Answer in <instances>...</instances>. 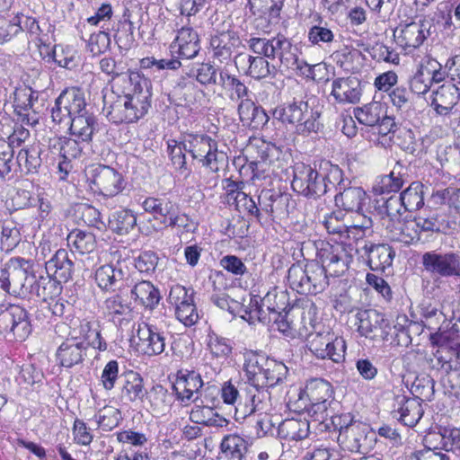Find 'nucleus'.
Wrapping results in <instances>:
<instances>
[{
  "mask_svg": "<svg viewBox=\"0 0 460 460\" xmlns=\"http://www.w3.org/2000/svg\"><path fill=\"white\" fill-rule=\"evenodd\" d=\"M148 82L137 71H129L103 93V111L115 124L133 123L143 118L151 106Z\"/></svg>",
  "mask_w": 460,
  "mask_h": 460,
  "instance_id": "1",
  "label": "nucleus"
},
{
  "mask_svg": "<svg viewBox=\"0 0 460 460\" xmlns=\"http://www.w3.org/2000/svg\"><path fill=\"white\" fill-rule=\"evenodd\" d=\"M84 93L77 87L66 88L56 99L51 109L53 122L69 128L71 135L91 142L96 128V119L86 110Z\"/></svg>",
  "mask_w": 460,
  "mask_h": 460,
  "instance_id": "2",
  "label": "nucleus"
},
{
  "mask_svg": "<svg viewBox=\"0 0 460 460\" xmlns=\"http://www.w3.org/2000/svg\"><path fill=\"white\" fill-rule=\"evenodd\" d=\"M247 151L255 155L256 160L248 161L245 156H237L234 160V165L243 180H262L276 173V163L282 154L280 147L264 139L254 138Z\"/></svg>",
  "mask_w": 460,
  "mask_h": 460,
  "instance_id": "3",
  "label": "nucleus"
},
{
  "mask_svg": "<svg viewBox=\"0 0 460 460\" xmlns=\"http://www.w3.org/2000/svg\"><path fill=\"white\" fill-rule=\"evenodd\" d=\"M36 276L30 261L12 258L0 270V287L6 293L25 298L34 291Z\"/></svg>",
  "mask_w": 460,
  "mask_h": 460,
  "instance_id": "4",
  "label": "nucleus"
},
{
  "mask_svg": "<svg viewBox=\"0 0 460 460\" xmlns=\"http://www.w3.org/2000/svg\"><path fill=\"white\" fill-rule=\"evenodd\" d=\"M86 183L93 194L111 199L125 188L123 175L116 169L103 164H91L84 170Z\"/></svg>",
  "mask_w": 460,
  "mask_h": 460,
  "instance_id": "5",
  "label": "nucleus"
},
{
  "mask_svg": "<svg viewBox=\"0 0 460 460\" xmlns=\"http://www.w3.org/2000/svg\"><path fill=\"white\" fill-rule=\"evenodd\" d=\"M248 43L253 53L262 55L269 59L279 58L281 65L288 69L299 59L297 48L283 35L271 39L251 38Z\"/></svg>",
  "mask_w": 460,
  "mask_h": 460,
  "instance_id": "6",
  "label": "nucleus"
},
{
  "mask_svg": "<svg viewBox=\"0 0 460 460\" xmlns=\"http://www.w3.org/2000/svg\"><path fill=\"white\" fill-rule=\"evenodd\" d=\"M288 294L283 290L273 288L270 290L261 300L259 304L258 299H251L249 307L243 309L246 315H242L245 320L254 321L258 320L262 323L278 321L288 306Z\"/></svg>",
  "mask_w": 460,
  "mask_h": 460,
  "instance_id": "7",
  "label": "nucleus"
},
{
  "mask_svg": "<svg viewBox=\"0 0 460 460\" xmlns=\"http://www.w3.org/2000/svg\"><path fill=\"white\" fill-rule=\"evenodd\" d=\"M309 350L318 358L341 363L345 358V341L331 332L310 334L307 338Z\"/></svg>",
  "mask_w": 460,
  "mask_h": 460,
  "instance_id": "8",
  "label": "nucleus"
},
{
  "mask_svg": "<svg viewBox=\"0 0 460 460\" xmlns=\"http://www.w3.org/2000/svg\"><path fill=\"white\" fill-rule=\"evenodd\" d=\"M271 410L272 402L269 389L250 385L243 392V396L235 406L234 418L241 421L255 412L268 414Z\"/></svg>",
  "mask_w": 460,
  "mask_h": 460,
  "instance_id": "9",
  "label": "nucleus"
},
{
  "mask_svg": "<svg viewBox=\"0 0 460 460\" xmlns=\"http://www.w3.org/2000/svg\"><path fill=\"white\" fill-rule=\"evenodd\" d=\"M424 270L432 276L460 278V254L455 252L430 251L421 257Z\"/></svg>",
  "mask_w": 460,
  "mask_h": 460,
  "instance_id": "10",
  "label": "nucleus"
},
{
  "mask_svg": "<svg viewBox=\"0 0 460 460\" xmlns=\"http://www.w3.org/2000/svg\"><path fill=\"white\" fill-rule=\"evenodd\" d=\"M353 248L350 245L336 243H323L320 248L318 256L321 265L330 276L337 277L343 274L352 261Z\"/></svg>",
  "mask_w": 460,
  "mask_h": 460,
  "instance_id": "11",
  "label": "nucleus"
},
{
  "mask_svg": "<svg viewBox=\"0 0 460 460\" xmlns=\"http://www.w3.org/2000/svg\"><path fill=\"white\" fill-rule=\"evenodd\" d=\"M292 188L309 199H319L326 192L323 179L319 180L318 172L303 162L293 165Z\"/></svg>",
  "mask_w": 460,
  "mask_h": 460,
  "instance_id": "12",
  "label": "nucleus"
},
{
  "mask_svg": "<svg viewBox=\"0 0 460 460\" xmlns=\"http://www.w3.org/2000/svg\"><path fill=\"white\" fill-rule=\"evenodd\" d=\"M373 436L366 424L350 420L349 423L341 426L338 442L343 449L364 453L370 448Z\"/></svg>",
  "mask_w": 460,
  "mask_h": 460,
  "instance_id": "13",
  "label": "nucleus"
},
{
  "mask_svg": "<svg viewBox=\"0 0 460 460\" xmlns=\"http://www.w3.org/2000/svg\"><path fill=\"white\" fill-rule=\"evenodd\" d=\"M242 40L233 31L217 32L210 39V51L214 60L221 64H229L238 60Z\"/></svg>",
  "mask_w": 460,
  "mask_h": 460,
  "instance_id": "14",
  "label": "nucleus"
},
{
  "mask_svg": "<svg viewBox=\"0 0 460 460\" xmlns=\"http://www.w3.org/2000/svg\"><path fill=\"white\" fill-rule=\"evenodd\" d=\"M431 24L427 20H419L399 24L394 31L396 43L406 52H411L423 44L430 35Z\"/></svg>",
  "mask_w": 460,
  "mask_h": 460,
  "instance_id": "15",
  "label": "nucleus"
},
{
  "mask_svg": "<svg viewBox=\"0 0 460 460\" xmlns=\"http://www.w3.org/2000/svg\"><path fill=\"white\" fill-rule=\"evenodd\" d=\"M168 302L174 307L176 318L185 326H192L199 320V314L191 294L181 285L173 286Z\"/></svg>",
  "mask_w": 460,
  "mask_h": 460,
  "instance_id": "16",
  "label": "nucleus"
},
{
  "mask_svg": "<svg viewBox=\"0 0 460 460\" xmlns=\"http://www.w3.org/2000/svg\"><path fill=\"white\" fill-rule=\"evenodd\" d=\"M358 320V331L370 340L388 341L392 329L384 315L376 310H365L357 314Z\"/></svg>",
  "mask_w": 460,
  "mask_h": 460,
  "instance_id": "17",
  "label": "nucleus"
},
{
  "mask_svg": "<svg viewBox=\"0 0 460 460\" xmlns=\"http://www.w3.org/2000/svg\"><path fill=\"white\" fill-rule=\"evenodd\" d=\"M13 95V106L18 120L28 126H36L40 121V114L35 108L38 93L30 87H21L15 90Z\"/></svg>",
  "mask_w": 460,
  "mask_h": 460,
  "instance_id": "18",
  "label": "nucleus"
},
{
  "mask_svg": "<svg viewBox=\"0 0 460 460\" xmlns=\"http://www.w3.org/2000/svg\"><path fill=\"white\" fill-rule=\"evenodd\" d=\"M134 341L137 350L147 356L160 355L165 349L164 332L145 323L138 325L137 340Z\"/></svg>",
  "mask_w": 460,
  "mask_h": 460,
  "instance_id": "19",
  "label": "nucleus"
},
{
  "mask_svg": "<svg viewBox=\"0 0 460 460\" xmlns=\"http://www.w3.org/2000/svg\"><path fill=\"white\" fill-rule=\"evenodd\" d=\"M199 38L196 31L183 26L176 31L175 39L170 44V52L177 58L191 59L199 52Z\"/></svg>",
  "mask_w": 460,
  "mask_h": 460,
  "instance_id": "20",
  "label": "nucleus"
},
{
  "mask_svg": "<svg viewBox=\"0 0 460 460\" xmlns=\"http://www.w3.org/2000/svg\"><path fill=\"white\" fill-rule=\"evenodd\" d=\"M361 93L360 82L356 77H338L332 82L331 96L338 103H357L360 100Z\"/></svg>",
  "mask_w": 460,
  "mask_h": 460,
  "instance_id": "21",
  "label": "nucleus"
},
{
  "mask_svg": "<svg viewBox=\"0 0 460 460\" xmlns=\"http://www.w3.org/2000/svg\"><path fill=\"white\" fill-rule=\"evenodd\" d=\"M74 254L66 249L58 250L46 262L48 275L58 283L68 281L74 271Z\"/></svg>",
  "mask_w": 460,
  "mask_h": 460,
  "instance_id": "22",
  "label": "nucleus"
},
{
  "mask_svg": "<svg viewBox=\"0 0 460 460\" xmlns=\"http://www.w3.org/2000/svg\"><path fill=\"white\" fill-rule=\"evenodd\" d=\"M393 413L404 425L413 427L422 417L423 410L419 398H409L401 394L394 399Z\"/></svg>",
  "mask_w": 460,
  "mask_h": 460,
  "instance_id": "23",
  "label": "nucleus"
},
{
  "mask_svg": "<svg viewBox=\"0 0 460 460\" xmlns=\"http://www.w3.org/2000/svg\"><path fill=\"white\" fill-rule=\"evenodd\" d=\"M460 98L459 89L451 82H447L432 93L430 105L436 113L446 116L451 113Z\"/></svg>",
  "mask_w": 460,
  "mask_h": 460,
  "instance_id": "24",
  "label": "nucleus"
},
{
  "mask_svg": "<svg viewBox=\"0 0 460 460\" xmlns=\"http://www.w3.org/2000/svg\"><path fill=\"white\" fill-rule=\"evenodd\" d=\"M367 255V263L372 270L385 271L391 268L395 252L386 243H365L362 247Z\"/></svg>",
  "mask_w": 460,
  "mask_h": 460,
  "instance_id": "25",
  "label": "nucleus"
},
{
  "mask_svg": "<svg viewBox=\"0 0 460 460\" xmlns=\"http://www.w3.org/2000/svg\"><path fill=\"white\" fill-rule=\"evenodd\" d=\"M265 361H270V358L252 350L244 353L243 368L250 385L265 388Z\"/></svg>",
  "mask_w": 460,
  "mask_h": 460,
  "instance_id": "26",
  "label": "nucleus"
},
{
  "mask_svg": "<svg viewBox=\"0 0 460 460\" xmlns=\"http://www.w3.org/2000/svg\"><path fill=\"white\" fill-rule=\"evenodd\" d=\"M238 113L243 124L252 129L262 128L270 119L264 109L251 99L242 100L238 105Z\"/></svg>",
  "mask_w": 460,
  "mask_h": 460,
  "instance_id": "27",
  "label": "nucleus"
},
{
  "mask_svg": "<svg viewBox=\"0 0 460 460\" xmlns=\"http://www.w3.org/2000/svg\"><path fill=\"white\" fill-rule=\"evenodd\" d=\"M85 355L86 346L76 337L66 340L57 350V359L65 367L80 364Z\"/></svg>",
  "mask_w": 460,
  "mask_h": 460,
  "instance_id": "28",
  "label": "nucleus"
},
{
  "mask_svg": "<svg viewBox=\"0 0 460 460\" xmlns=\"http://www.w3.org/2000/svg\"><path fill=\"white\" fill-rule=\"evenodd\" d=\"M332 395V386L328 381L313 378L307 381L304 389L300 390L296 402L330 401Z\"/></svg>",
  "mask_w": 460,
  "mask_h": 460,
  "instance_id": "29",
  "label": "nucleus"
},
{
  "mask_svg": "<svg viewBox=\"0 0 460 460\" xmlns=\"http://www.w3.org/2000/svg\"><path fill=\"white\" fill-rule=\"evenodd\" d=\"M267 58L262 55L251 56L243 54L238 56L235 65L246 75L255 79H262L270 74V68Z\"/></svg>",
  "mask_w": 460,
  "mask_h": 460,
  "instance_id": "30",
  "label": "nucleus"
},
{
  "mask_svg": "<svg viewBox=\"0 0 460 460\" xmlns=\"http://www.w3.org/2000/svg\"><path fill=\"white\" fill-rule=\"evenodd\" d=\"M203 382L199 373L188 371L181 373L173 385L178 398L184 402L190 401L195 394H198L202 387Z\"/></svg>",
  "mask_w": 460,
  "mask_h": 460,
  "instance_id": "31",
  "label": "nucleus"
},
{
  "mask_svg": "<svg viewBox=\"0 0 460 460\" xmlns=\"http://www.w3.org/2000/svg\"><path fill=\"white\" fill-rule=\"evenodd\" d=\"M130 294L135 302L149 309L155 308L161 299L159 290L149 280L136 282Z\"/></svg>",
  "mask_w": 460,
  "mask_h": 460,
  "instance_id": "32",
  "label": "nucleus"
},
{
  "mask_svg": "<svg viewBox=\"0 0 460 460\" xmlns=\"http://www.w3.org/2000/svg\"><path fill=\"white\" fill-rule=\"evenodd\" d=\"M314 23L308 27L306 32L307 41L312 46L323 48L334 41L335 35L332 30L323 21L320 14L314 17Z\"/></svg>",
  "mask_w": 460,
  "mask_h": 460,
  "instance_id": "33",
  "label": "nucleus"
},
{
  "mask_svg": "<svg viewBox=\"0 0 460 460\" xmlns=\"http://www.w3.org/2000/svg\"><path fill=\"white\" fill-rule=\"evenodd\" d=\"M309 428L305 419H287L279 425L278 435L282 439L297 441L308 436Z\"/></svg>",
  "mask_w": 460,
  "mask_h": 460,
  "instance_id": "34",
  "label": "nucleus"
},
{
  "mask_svg": "<svg viewBox=\"0 0 460 460\" xmlns=\"http://www.w3.org/2000/svg\"><path fill=\"white\" fill-rule=\"evenodd\" d=\"M207 349L211 358L224 363L233 353V345L229 339L222 337L214 332H209L206 339Z\"/></svg>",
  "mask_w": 460,
  "mask_h": 460,
  "instance_id": "35",
  "label": "nucleus"
},
{
  "mask_svg": "<svg viewBox=\"0 0 460 460\" xmlns=\"http://www.w3.org/2000/svg\"><path fill=\"white\" fill-rule=\"evenodd\" d=\"M306 102L298 101L279 105L273 110L272 117L281 121L283 124L290 125L295 128L302 118L303 112L306 111Z\"/></svg>",
  "mask_w": 460,
  "mask_h": 460,
  "instance_id": "36",
  "label": "nucleus"
},
{
  "mask_svg": "<svg viewBox=\"0 0 460 460\" xmlns=\"http://www.w3.org/2000/svg\"><path fill=\"white\" fill-rule=\"evenodd\" d=\"M386 114V105L381 102H371L354 110V116L363 125L375 127Z\"/></svg>",
  "mask_w": 460,
  "mask_h": 460,
  "instance_id": "37",
  "label": "nucleus"
},
{
  "mask_svg": "<svg viewBox=\"0 0 460 460\" xmlns=\"http://www.w3.org/2000/svg\"><path fill=\"white\" fill-rule=\"evenodd\" d=\"M214 142V139L204 134L187 133L182 137L184 150L190 153L194 159H200L201 156H204L206 151L210 150Z\"/></svg>",
  "mask_w": 460,
  "mask_h": 460,
  "instance_id": "38",
  "label": "nucleus"
},
{
  "mask_svg": "<svg viewBox=\"0 0 460 460\" xmlns=\"http://www.w3.org/2000/svg\"><path fill=\"white\" fill-rule=\"evenodd\" d=\"M79 334L84 338L87 344L100 351L107 349V343L101 335L100 326L97 321L83 319L80 322Z\"/></svg>",
  "mask_w": 460,
  "mask_h": 460,
  "instance_id": "39",
  "label": "nucleus"
},
{
  "mask_svg": "<svg viewBox=\"0 0 460 460\" xmlns=\"http://www.w3.org/2000/svg\"><path fill=\"white\" fill-rule=\"evenodd\" d=\"M146 214L153 216L155 220L169 225H179V217L175 216V209L172 203H144Z\"/></svg>",
  "mask_w": 460,
  "mask_h": 460,
  "instance_id": "40",
  "label": "nucleus"
},
{
  "mask_svg": "<svg viewBox=\"0 0 460 460\" xmlns=\"http://www.w3.org/2000/svg\"><path fill=\"white\" fill-rule=\"evenodd\" d=\"M171 395L162 385L154 386L147 394L150 411L153 415H164L171 407Z\"/></svg>",
  "mask_w": 460,
  "mask_h": 460,
  "instance_id": "41",
  "label": "nucleus"
},
{
  "mask_svg": "<svg viewBox=\"0 0 460 460\" xmlns=\"http://www.w3.org/2000/svg\"><path fill=\"white\" fill-rule=\"evenodd\" d=\"M307 270V282L310 284V290L307 294H317L323 291L328 286V275L321 264L315 261H311L306 264Z\"/></svg>",
  "mask_w": 460,
  "mask_h": 460,
  "instance_id": "42",
  "label": "nucleus"
},
{
  "mask_svg": "<svg viewBox=\"0 0 460 460\" xmlns=\"http://www.w3.org/2000/svg\"><path fill=\"white\" fill-rule=\"evenodd\" d=\"M122 278V270L111 264L101 266L95 271V281L98 287L103 290L115 288Z\"/></svg>",
  "mask_w": 460,
  "mask_h": 460,
  "instance_id": "43",
  "label": "nucleus"
},
{
  "mask_svg": "<svg viewBox=\"0 0 460 460\" xmlns=\"http://www.w3.org/2000/svg\"><path fill=\"white\" fill-rule=\"evenodd\" d=\"M305 111L295 127V130L298 135L307 136L311 133H315L321 126L319 121L320 111L316 108L309 106L308 102L305 105Z\"/></svg>",
  "mask_w": 460,
  "mask_h": 460,
  "instance_id": "44",
  "label": "nucleus"
},
{
  "mask_svg": "<svg viewBox=\"0 0 460 460\" xmlns=\"http://www.w3.org/2000/svg\"><path fill=\"white\" fill-rule=\"evenodd\" d=\"M68 244L82 254L91 253L95 250L96 239L93 234L82 230H74L67 236Z\"/></svg>",
  "mask_w": 460,
  "mask_h": 460,
  "instance_id": "45",
  "label": "nucleus"
},
{
  "mask_svg": "<svg viewBox=\"0 0 460 460\" xmlns=\"http://www.w3.org/2000/svg\"><path fill=\"white\" fill-rule=\"evenodd\" d=\"M13 315L15 317L12 321L11 338L22 341L31 332L28 314L23 307L14 305Z\"/></svg>",
  "mask_w": 460,
  "mask_h": 460,
  "instance_id": "46",
  "label": "nucleus"
},
{
  "mask_svg": "<svg viewBox=\"0 0 460 460\" xmlns=\"http://www.w3.org/2000/svg\"><path fill=\"white\" fill-rule=\"evenodd\" d=\"M40 144H33L27 148L20 150L18 153V163L20 165L23 164L28 172H34L40 167V164L45 157Z\"/></svg>",
  "mask_w": 460,
  "mask_h": 460,
  "instance_id": "47",
  "label": "nucleus"
},
{
  "mask_svg": "<svg viewBox=\"0 0 460 460\" xmlns=\"http://www.w3.org/2000/svg\"><path fill=\"white\" fill-rule=\"evenodd\" d=\"M380 123L373 128L370 141L376 146H385L390 144V134L394 131L396 124L393 117L386 114L381 119Z\"/></svg>",
  "mask_w": 460,
  "mask_h": 460,
  "instance_id": "48",
  "label": "nucleus"
},
{
  "mask_svg": "<svg viewBox=\"0 0 460 460\" xmlns=\"http://www.w3.org/2000/svg\"><path fill=\"white\" fill-rule=\"evenodd\" d=\"M402 184L403 181L400 173L396 175L394 170H393L389 174L380 176L376 180L372 187V192L376 196L397 192L402 187Z\"/></svg>",
  "mask_w": 460,
  "mask_h": 460,
  "instance_id": "49",
  "label": "nucleus"
},
{
  "mask_svg": "<svg viewBox=\"0 0 460 460\" xmlns=\"http://www.w3.org/2000/svg\"><path fill=\"white\" fill-rule=\"evenodd\" d=\"M220 447L234 460H242L247 451V442L237 434H229L224 437Z\"/></svg>",
  "mask_w": 460,
  "mask_h": 460,
  "instance_id": "50",
  "label": "nucleus"
},
{
  "mask_svg": "<svg viewBox=\"0 0 460 460\" xmlns=\"http://www.w3.org/2000/svg\"><path fill=\"white\" fill-rule=\"evenodd\" d=\"M122 393L130 402H135L144 397L146 392L143 379L139 374L130 371L125 375Z\"/></svg>",
  "mask_w": 460,
  "mask_h": 460,
  "instance_id": "51",
  "label": "nucleus"
},
{
  "mask_svg": "<svg viewBox=\"0 0 460 460\" xmlns=\"http://www.w3.org/2000/svg\"><path fill=\"white\" fill-rule=\"evenodd\" d=\"M93 418L97 426L105 431L116 428L122 420L119 410L113 406L103 407L95 413Z\"/></svg>",
  "mask_w": 460,
  "mask_h": 460,
  "instance_id": "52",
  "label": "nucleus"
},
{
  "mask_svg": "<svg viewBox=\"0 0 460 460\" xmlns=\"http://www.w3.org/2000/svg\"><path fill=\"white\" fill-rule=\"evenodd\" d=\"M137 217L131 210L121 209L114 212L109 220L110 227L118 234H123L134 227Z\"/></svg>",
  "mask_w": 460,
  "mask_h": 460,
  "instance_id": "53",
  "label": "nucleus"
},
{
  "mask_svg": "<svg viewBox=\"0 0 460 460\" xmlns=\"http://www.w3.org/2000/svg\"><path fill=\"white\" fill-rule=\"evenodd\" d=\"M104 313L111 316L113 321L119 319L121 316L130 314L131 308L129 304L121 296L115 294L108 298L103 303Z\"/></svg>",
  "mask_w": 460,
  "mask_h": 460,
  "instance_id": "54",
  "label": "nucleus"
},
{
  "mask_svg": "<svg viewBox=\"0 0 460 460\" xmlns=\"http://www.w3.org/2000/svg\"><path fill=\"white\" fill-rule=\"evenodd\" d=\"M220 84L223 88L231 92L230 98L232 100H244L248 95V88L235 75L227 72H220Z\"/></svg>",
  "mask_w": 460,
  "mask_h": 460,
  "instance_id": "55",
  "label": "nucleus"
},
{
  "mask_svg": "<svg viewBox=\"0 0 460 460\" xmlns=\"http://www.w3.org/2000/svg\"><path fill=\"white\" fill-rule=\"evenodd\" d=\"M265 388L267 389L283 382L288 371L284 363L277 361L273 358H270V361H265Z\"/></svg>",
  "mask_w": 460,
  "mask_h": 460,
  "instance_id": "56",
  "label": "nucleus"
},
{
  "mask_svg": "<svg viewBox=\"0 0 460 460\" xmlns=\"http://www.w3.org/2000/svg\"><path fill=\"white\" fill-rule=\"evenodd\" d=\"M306 266L302 267L299 264H293L288 272V280L292 289L300 294H307L310 290V284L307 280Z\"/></svg>",
  "mask_w": 460,
  "mask_h": 460,
  "instance_id": "57",
  "label": "nucleus"
},
{
  "mask_svg": "<svg viewBox=\"0 0 460 460\" xmlns=\"http://www.w3.org/2000/svg\"><path fill=\"white\" fill-rule=\"evenodd\" d=\"M222 188L226 201H245L249 198L243 181L227 178L222 181Z\"/></svg>",
  "mask_w": 460,
  "mask_h": 460,
  "instance_id": "58",
  "label": "nucleus"
},
{
  "mask_svg": "<svg viewBox=\"0 0 460 460\" xmlns=\"http://www.w3.org/2000/svg\"><path fill=\"white\" fill-rule=\"evenodd\" d=\"M296 411H305L307 413L314 419L315 421L323 422L328 414V407L330 401H319V402H296Z\"/></svg>",
  "mask_w": 460,
  "mask_h": 460,
  "instance_id": "59",
  "label": "nucleus"
},
{
  "mask_svg": "<svg viewBox=\"0 0 460 460\" xmlns=\"http://www.w3.org/2000/svg\"><path fill=\"white\" fill-rule=\"evenodd\" d=\"M381 211L386 214V217L394 224L401 226L402 222L411 217L410 208L406 203H383Z\"/></svg>",
  "mask_w": 460,
  "mask_h": 460,
  "instance_id": "60",
  "label": "nucleus"
},
{
  "mask_svg": "<svg viewBox=\"0 0 460 460\" xmlns=\"http://www.w3.org/2000/svg\"><path fill=\"white\" fill-rule=\"evenodd\" d=\"M60 293V287L58 280L55 279H36L34 284V291L31 295H35L43 301L52 299Z\"/></svg>",
  "mask_w": 460,
  "mask_h": 460,
  "instance_id": "61",
  "label": "nucleus"
},
{
  "mask_svg": "<svg viewBox=\"0 0 460 460\" xmlns=\"http://www.w3.org/2000/svg\"><path fill=\"white\" fill-rule=\"evenodd\" d=\"M217 417L218 414L210 406L196 405L190 412V420L196 424L215 425Z\"/></svg>",
  "mask_w": 460,
  "mask_h": 460,
  "instance_id": "62",
  "label": "nucleus"
},
{
  "mask_svg": "<svg viewBox=\"0 0 460 460\" xmlns=\"http://www.w3.org/2000/svg\"><path fill=\"white\" fill-rule=\"evenodd\" d=\"M76 50L69 45H56L55 59L52 62L57 63L60 67L72 69L75 66Z\"/></svg>",
  "mask_w": 460,
  "mask_h": 460,
  "instance_id": "63",
  "label": "nucleus"
},
{
  "mask_svg": "<svg viewBox=\"0 0 460 460\" xmlns=\"http://www.w3.org/2000/svg\"><path fill=\"white\" fill-rule=\"evenodd\" d=\"M110 34L106 31H100L91 34L87 49L93 56H99L104 53L110 48Z\"/></svg>",
  "mask_w": 460,
  "mask_h": 460,
  "instance_id": "64",
  "label": "nucleus"
}]
</instances>
